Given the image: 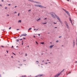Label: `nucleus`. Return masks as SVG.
<instances>
[{
  "label": "nucleus",
  "mask_w": 77,
  "mask_h": 77,
  "mask_svg": "<svg viewBox=\"0 0 77 77\" xmlns=\"http://www.w3.org/2000/svg\"><path fill=\"white\" fill-rule=\"evenodd\" d=\"M42 24H47V23H43Z\"/></svg>",
  "instance_id": "a211bd4d"
},
{
  "label": "nucleus",
  "mask_w": 77,
  "mask_h": 77,
  "mask_svg": "<svg viewBox=\"0 0 77 77\" xmlns=\"http://www.w3.org/2000/svg\"><path fill=\"white\" fill-rule=\"evenodd\" d=\"M27 47H29V46H27Z\"/></svg>",
  "instance_id": "49530a36"
},
{
  "label": "nucleus",
  "mask_w": 77,
  "mask_h": 77,
  "mask_svg": "<svg viewBox=\"0 0 77 77\" xmlns=\"http://www.w3.org/2000/svg\"><path fill=\"white\" fill-rule=\"evenodd\" d=\"M5 9H7V7H5Z\"/></svg>",
  "instance_id": "cd10ccee"
},
{
  "label": "nucleus",
  "mask_w": 77,
  "mask_h": 77,
  "mask_svg": "<svg viewBox=\"0 0 77 77\" xmlns=\"http://www.w3.org/2000/svg\"><path fill=\"white\" fill-rule=\"evenodd\" d=\"M35 43H36V44H38V42H35Z\"/></svg>",
  "instance_id": "6ab92c4d"
},
{
  "label": "nucleus",
  "mask_w": 77,
  "mask_h": 77,
  "mask_svg": "<svg viewBox=\"0 0 77 77\" xmlns=\"http://www.w3.org/2000/svg\"><path fill=\"white\" fill-rule=\"evenodd\" d=\"M3 31H4V29H3Z\"/></svg>",
  "instance_id": "680f3d73"
},
{
  "label": "nucleus",
  "mask_w": 77,
  "mask_h": 77,
  "mask_svg": "<svg viewBox=\"0 0 77 77\" xmlns=\"http://www.w3.org/2000/svg\"><path fill=\"white\" fill-rule=\"evenodd\" d=\"M23 39H19V40H22Z\"/></svg>",
  "instance_id": "7c9ffc66"
},
{
  "label": "nucleus",
  "mask_w": 77,
  "mask_h": 77,
  "mask_svg": "<svg viewBox=\"0 0 77 77\" xmlns=\"http://www.w3.org/2000/svg\"><path fill=\"white\" fill-rule=\"evenodd\" d=\"M18 62H20V61H18Z\"/></svg>",
  "instance_id": "bf43d9fd"
},
{
  "label": "nucleus",
  "mask_w": 77,
  "mask_h": 77,
  "mask_svg": "<svg viewBox=\"0 0 77 77\" xmlns=\"http://www.w3.org/2000/svg\"><path fill=\"white\" fill-rule=\"evenodd\" d=\"M27 77V76L26 75H25L24 76H21L20 77Z\"/></svg>",
  "instance_id": "9d476101"
},
{
  "label": "nucleus",
  "mask_w": 77,
  "mask_h": 77,
  "mask_svg": "<svg viewBox=\"0 0 77 77\" xmlns=\"http://www.w3.org/2000/svg\"><path fill=\"white\" fill-rule=\"evenodd\" d=\"M51 13L52 14H51L52 17H53V18H54V15L55 16V17H56V18H57V19L59 21L60 23H62V21L60 20V18H59V17H58V16H56V15L55 14V13H54V12H52Z\"/></svg>",
  "instance_id": "f257e3e1"
},
{
  "label": "nucleus",
  "mask_w": 77,
  "mask_h": 77,
  "mask_svg": "<svg viewBox=\"0 0 77 77\" xmlns=\"http://www.w3.org/2000/svg\"><path fill=\"white\" fill-rule=\"evenodd\" d=\"M17 6H15L14 8H17Z\"/></svg>",
  "instance_id": "58836bf2"
},
{
  "label": "nucleus",
  "mask_w": 77,
  "mask_h": 77,
  "mask_svg": "<svg viewBox=\"0 0 77 77\" xmlns=\"http://www.w3.org/2000/svg\"><path fill=\"white\" fill-rule=\"evenodd\" d=\"M69 19V20L70 21L71 23H72V25H73V24H72V20H71V19L70 18Z\"/></svg>",
  "instance_id": "1a4fd4ad"
},
{
  "label": "nucleus",
  "mask_w": 77,
  "mask_h": 77,
  "mask_svg": "<svg viewBox=\"0 0 77 77\" xmlns=\"http://www.w3.org/2000/svg\"><path fill=\"white\" fill-rule=\"evenodd\" d=\"M55 28H57V27H55Z\"/></svg>",
  "instance_id": "052dcab7"
},
{
  "label": "nucleus",
  "mask_w": 77,
  "mask_h": 77,
  "mask_svg": "<svg viewBox=\"0 0 77 77\" xmlns=\"http://www.w3.org/2000/svg\"><path fill=\"white\" fill-rule=\"evenodd\" d=\"M36 3H38V2H36Z\"/></svg>",
  "instance_id": "603ef678"
},
{
  "label": "nucleus",
  "mask_w": 77,
  "mask_h": 77,
  "mask_svg": "<svg viewBox=\"0 0 77 77\" xmlns=\"http://www.w3.org/2000/svg\"><path fill=\"white\" fill-rule=\"evenodd\" d=\"M7 16H9V14H8V15H7Z\"/></svg>",
  "instance_id": "de8ad7c7"
},
{
  "label": "nucleus",
  "mask_w": 77,
  "mask_h": 77,
  "mask_svg": "<svg viewBox=\"0 0 77 77\" xmlns=\"http://www.w3.org/2000/svg\"><path fill=\"white\" fill-rule=\"evenodd\" d=\"M54 24H56L57 23H55V22H54Z\"/></svg>",
  "instance_id": "c85d7f7f"
},
{
  "label": "nucleus",
  "mask_w": 77,
  "mask_h": 77,
  "mask_svg": "<svg viewBox=\"0 0 77 77\" xmlns=\"http://www.w3.org/2000/svg\"><path fill=\"white\" fill-rule=\"evenodd\" d=\"M13 54H14V55H15V54L13 52Z\"/></svg>",
  "instance_id": "2f4dec72"
},
{
  "label": "nucleus",
  "mask_w": 77,
  "mask_h": 77,
  "mask_svg": "<svg viewBox=\"0 0 77 77\" xmlns=\"http://www.w3.org/2000/svg\"><path fill=\"white\" fill-rule=\"evenodd\" d=\"M8 6H10L11 5V4H8Z\"/></svg>",
  "instance_id": "5701e85b"
},
{
  "label": "nucleus",
  "mask_w": 77,
  "mask_h": 77,
  "mask_svg": "<svg viewBox=\"0 0 77 77\" xmlns=\"http://www.w3.org/2000/svg\"><path fill=\"white\" fill-rule=\"evenodd\" d=\"M47 60L48 61V60Z\"/></svg>",
  "instance_id": "4d7b16f0"
},
{
  "label": "nucleus",
  "mask_w": 77,
  "mask_h": 77,
  "mask_svg": "<svg viewBox=\"0 0 77 77\" xmlns=\"http://www.w3.org/2000/svg\"><path fill=\"white\" fill-rule=\"evenodd\" d=\"M64 70H65V69H63L61 72H60L59 74H58L57 75H58V76L60 75V74H61V72H63V71H64Z\"/></svg>",
  "instance_id": "39448f33"
},
{
  "label": "nucleus",
  "mask_w": 77,
  "mask_h": 77,
  "mask_svg": "<svg viewBox=\"0 0 77 77\" xmlns=\"http://www.w3.org/2000/svg\"><path fill=\"white\" fill-rule=\"evenodd\" d=\"M64 11L67 14L69 15V16H70V14H69V12H68V11H66L65 10H64Z\"/></svg>",
  "instance_id": "20e7f679"
},
{
  "label": "nucleus",
  "mask_w": 77,
  "mask_h": 77,
  "mask_svg": "<svg viewBox=\"0 0 77 77\" xmlns=\"http://www.w3.org/2000/svg\"><path fill=\"white\" fill-rule=\"evenodd\" d=\"M36 63H37V64H38V63H39V61H36Z\"/></svg>",
  "instance_id": "9b49d317"
},
{
  "label": "nucleus",
  "mask_w": 77,
  "mask_h": 77,
  "mask_svg": "<svg viewBox=\"0 0 77 77\" xmlns=\"http://www.w3.org/2000/svg\"><path fill=\"white\" fill-rule=\"evenodd\" d=\"M58 42V41H56V42Z\"/></svg>",
  "instance_id": "393cba45"
},
{
  "label": "nucleus",
  "mask_w": 77,
  "mask_h": 77,
  "mask_svg": "<svg viewBox=\"0 0 77 77\" xmlns=\"http://www.w3.org/2000/svg\"><path fill=\"white\" fill-rule=\"evenodd\" d=\"M75 63H77V61H76V62H75Z\"/></svg>",
  "instance_id": "13d9d810"
},
{
  "label": "nucleus",
  "mask_w": 77,
  "mask_h": 77,
  "mask_svg": "<svg viewBox=\"0 0 77 77\" xmlns=\"http://www.w3.org/2000/svg\"><path fill=\"white\" fill-rule=\"evenodd\" d=\"M71 73V72H69V73L68 74H70Z\"/></svg>",
  "instance_id": "a18cd8bd"
},
{
  "label": "nucleus",
  "mask_w": 77,
  "mask_h": 77,
  "mask_svg": "<svg viewBox=\"0 0 77 77\" xmlns=\"http://www.w3.org/2000/svg\"><path fill=\"white\" fill-rule=\"evenodd\" d=\"M36 30L35 29H34V30Z\"/></svg>",
  "instance_id": "864d4df0"
},
{
  "label": "nucleus",
  "mask_w": 77,
  "mask_h": 77,
  "mask_svg": "<svg viewBox=\"0 0 77 77\" xmlns=\"http://www.w3.org/2000/svg\"><path fill=\"white\" fill-rule=\"evenodd\" d=\"M19 41H20V39H17V40H16V41L17 42H19Z\"/></svg>",
  "instance_id": "ddd939ff"
},
{
  "label": "nucleus",
  "mask_w": 77,
  "mask_h": 77,
  "mask_svg": "<svg viewBox=\"0 0 77 77\" xmlns=\"http://www.w3.org/2000/svg\"><path fill=\"white\" fill-rule=\"evenodd\" d=\"M67 1H68V2H69V0H67Z\"/></svg>",
  "instance_id": "79ce46f5"
},
{
  "label": "nucleus",
  "mask_w": 77,
  "mask_h": 77,
  "mask_svg": "<svg viewBox=\"0 0 77 77\" xmlns=\"http://www.w3.org/2000/svg\"><path fill=\"white\" fill-rule=\"evenodd\" d=\"M53 46H54V45L50 46V48H52V47H53Z\"/></svg>",
  "instance_id": "f8f14e48"
},
{
  "label": "nucleus",
  "mask_w": 77,
  "mask_h": 77,
  "mask_svg": "<svg viewBox=\"0 0 77 77\" xmlns=\"http://www.w3.org/2000/svg\"><path fill=\"white\" fill-rule=\"evenodd\" d=\"M25 61H26V60H23V61H24V62H25Z\"/></svg>",
  "instance_id": "4c0bfd02"
},
{
  "label": "nucleus",
  "mask_w": 77,
  "mask_h": 77,
  "mask_svg": "<svg viewBox=\"0 0 77 77\" xmlns=\"http://www.w3.org/2000/svg\"><path fill=\"white\" fill-rule=\"evenodd\" d=\"M42 62H44V60H43Z\"/></svg>",
  "instance_id": "3c124183"
},
{
  "label": "nucleus",
  "mask_w": 77,
  "mask_h": 77,
  "mask_svg": "<svg viewBox=\"0 0 77 77\" xmlns=\"http://www.w3.org/2000/svg\"><path fill=\"white\" fill-rule=\"evenodd\" d=\"M61 37H62V36H60L59 37V38H61Z\"/></svg>",
  "instance_id": "72a5a7b5"
},
{
  "label": "nucleus",
  "mask_w": 77,
  "mask_h": 77,
  "mask_svg": "<svg viewBox=\"0 0 77 77\" xmlns=\"http://www.w3.org/2000/svg\"><path fill=\"white\" fill-rule=\"evenodd\" d=\"M31 11V10H29L28 11Z\"/></svg>",
  "instance_id": "c9c22d12"
},
{
  "label": "nucleus",
  "mask_w": 77,
  "mask_h": 77,
  "mask_svg": "<svg viewBox=\"0 0 77 77\" xmlns=\"http://www.w3.org/2000/svg\"><path fill=\"white\" fill-rule=\"evenodd\" d=\"M25 56H27V54H26Z\"/></svg>",
  "instance_id": "c756f323"
},
{
  "label": "nucleus",
  "mask_w": 77,
  "mask_h": 77,
  "mask_svg": "<svg viewBox=\"0 0 77 77\" xmlns=\"http://www.w3.org/2000/svg\"><path fill=\"white\" fill-rule=\"evenodd\" d=\"M11 29V27H10L9 28V29L10 30Z\"/></svg>",
  "instance_id": "412c9836"
},
{
  "label": "nucleus",
  "mask_w": 77,
  "mask_h": 77,
  "mask_svg": "<svg viewBox=\"0 0 77 77\" xmlns=\"http://www.w3.org/2000/svg\"><path fill=\"white\" fill-rule=\"evenodd\" d=\"M46 63V64H47V63Z\"/></svg>",
  "instance_id": "e2e57ef3"
},
{
  "label": "nucleus",
  "mask_w": 77,
  "mask_h": 77,
  "mask_svg": "<svg viewBox=\"0 0 77 77\" xmlns=\"http://www.w3.org/2000/svg\"><path fill=\"white\" fill-rule=\"evenodd\" d=\"M11 57H13V56H11Z\"/></svg>",
  "instance_id": "5fc2aeb1"
},
{
  "label": "nucleus",
  "mask_w": 77,
  "mask_h": 77,
  "mask_svg": "<svg viewBox=\"0 0 77 77\" xmlns=\"http://www.w3.org/2000/svg\"><path fill=\"white\" fill-rule=\"evenodd\" d=\"M35 6H37V7H39L40 8H44V6H43L41 5H35Z\"/></svg>",
  "instance_id": "f03ea898"
},
{
  "label": "nucleus",
  "mask_w": 77,
  "mask_h": 77,
  "mask_svg": "<svg viewBox=\"0 0 77 77\" xmlns=\"http://www.w3.org/2000/svg\"><path fill=\"white\" fill-rule=\"evenodd\" d=\"M38 30V29H37L36 30L37 31V30Z\"/></svg>",
  "instance_id": "6e6d98bb"
},
{
  "label": "nucleus",
  "mask_w": 77,
  "mask_h": 77,
  "mask_svg": "<svg viewBox=\"0 0 77 77\" xmlns=\"http://www.w3.org/2000/svg\"><path fill=\"white\" fill-rule=\"evenodd\" d=\"M12 48H14V46H12Z\"/></svg>",
  "instance_id": "ea45409f"
},
{
  "label": "nucleus",
  "mask_w": 77,
  "mask_h": 77,
  "mask_svg": "<svg viewBox=\"0 0 77 77\" xmlns=\"http://www.w3.org/2000/svg\"><path fill=\"white\" fill-rule=\"evenodd\" d=\"M22 42H23V41H22Z\"/></svg>",
  "instance_id": "338daca9"
},
{
  "label": "nucleus",
  "mask_w": 77,
  "mask_h": 77,
  "mask_svg": "<svg viewBox=\"0 0 77 77\" xmlns=\"http://www.w3.org/2000/svg\"><path fill=\"white\" fill-rule=\"evenodd\" d=\"M20 66H21L22 65V64H20Z\"/></svg>",
  "instance_id": "bb28decb"
},
{
  "label": "nucleus",
  "mask_w": 77,
  "mask_h": 77,
  "mask_svg": "<svg viewBox=\"0 0 77 77\" xmlns=\"http://www.w3.org/2000/svg\"><path fill=\"white\" fill-rule=\"evenodd\" d=\"M75 46V41L74 40H73V47H74Z\"/></svg>",
  "instance_id": "6e6552de"
},
{
  "label": "nucleus",
  "mask_w": 77,
  "mask_h": 77,
  "mask_svg": "<svg viewBox=\"0 0 77 77\" xmlns=\"http://www.w3.org/2000/svg\"><path fill=\"white\" fill-rule=\"evenodd\" d=\"M49 63H50V62H49Z\"/></svg>",
  "instance_id": "69168bd1"
},
{
  "label": "nucleus",
  "mask_w": 77,
  "mask_h": 77,
  "mask_svg": "<svg viewBox=\"0 0 77 77\" xmlns=\"http://www.w3.org/2000/svg\"><path fill=\"white\" fill-rule=\"evenodd\" d=\"M32 30V28H30L28 30Z\"/></svg>",
  "instance_id": "dca6fc26"
},
{
  "label": "nucleus",
  "mask_w": 77,
  "mask_h": 77,
  "mask_svg": "<svg viewBox=\"0 0 77 77\" xmlns=\"http://www.w3.org/2000/svg\"><path fill=\"white\" fill-rule=\"evenodd\" d=\"M40 44H44V42H41Z\"/></svg>",
  "instance_id": "4468645a"
},
{
  "label": "nucleus",
  "mask_w": 77,
  "mask_h": 77,
  "mask_svg": "<svg viewBox=\"0 0 77 77\" xmlns=\"http://www.w3.org/2000/svg\"><path fill=\"white\" fill-rule=\"evenodd\" d=\"M20 30V29H17V30Z\"/></svg>",
  "instance_id": "a878e982"
},
{
  "label": "nucleus",
  "mask_w": 77,
  "mask_h": 77,
  "mask_svg": "<svg viewBox=\"0 0 77 77\" xmlns=\"http://www.w3.org/2000/svg\"><path fill=\"white\" fill-rule=\"evenodd\" d=\"M7 53H8V51H7Z\"/></svg>",
  "instance_id": "473e14b6"
},
{
  "label": "nucleus",
  "mask_w": 77,
  "mask_h": 77,
  "mask_svg": "<svg viewBox=\"0 0 77 77\" xmlns=\"http://www.w3.org/2000/svg\"><path fill=\"white\" fill-rule=\"evenodd\" d=\"M23 39H26V38H24V37H23Z\"/></svg>",
  "instance_id": "4be33fe9"
},
{
  "label": "nucleus",
  "mask_w": 77,
  "mask_h": 77,
  "mask_svg": "<svg viewBox=\"0 0 77 77\" xmlns=\"http://www.w3.org/2000/svg\"><path fill=\"white\" fill-rule=\"evenodd\" d=\"M76 45H77V43H76Z\"/></svg>",
  "instance_id": "774afa93"
},
{
  "label": "nucleus",
  "mask_w": 77,
  "mask_h": 77,
  "mask_svg": "<svg viewBox=\"0 0 77 77\" xmlns=\"http://www.w3.org/2000/svg\"><path fill=\"white\" fill-rule=\"evenodd\" d=\"M22 45H23V43L22 44Z\"/></svg>",
  "instance_id": "8fccbe9b"
},
{
  "label": "nucleus",
  "mask_w": 77,
  "mask_h": 77,
  "mask_svg": "<svg viewBox=\"0 0 77 77\" xmlns=\"http://www.w3.org/2000/svg\"><path fill=\"white\" fill-rule=\"evenodd\" d=\"M18 16H20V13H18Z\"/></svg>",
  "instance_id": "aec40b11"
},
{
  "label": "nucleus",
  "mask_w": 77,
  "mask_h": 77,
  "mask_svg": "<svg viewBox=\"0 0 77 77\" xmlns=\"http://www.w3.org/2000/svg\"><path fill=\"white\" fill-rule=\"evenodd\" d=\"M41 20V18H39L37 20V21H39V20Z\"/></svg>",
  "instance_id": "f3484780"
},
{
  "label": "nucleus",
  "mask_w": 77,
  "mask_h": 77,
  "mask_svg": "<svg viewBox=\"0 0 77 77\" xmlns=\"http://www.w3.org/2000/svg\"><path fill=\"white\" fill-rule=\"evenodd\" d=\"M17 48L18 47V46H17Z\"/></svg>",
  "instance_id": "0e129e2a"
},
{
  "label": "nucleus",
  "mask_w": 77,
  "mask_h": 77,
  "mask_svg": "<svg viewBox=\"0 0 77 77\" xmlns=\"http://www.w3.org/2000/svg\"><path fill=\"white\" fill-rule=\"evenodd\" d=\"M21 20H19L18 21V23H21Z\"/></svg>",
  "instance_id": "2eb2a0df"
},
{
  "label": "nucleus",
  "mask_w": 77,
  "mask_h": 77,
  "mask_svg": "<svg viewBox=\"0 0 77 77\" xmlns=\"http://www.w3.org/2000/svg\"><path fill=\"white\" fill-rule=\"evenodd\" d=\"M0 6H2V5H1V4H0Z\"/></svg>",
  "instance_id": "e433bc0d"
},
{
  "label": "nucleus",
  "mask_w": 77,
  "mask_h": 77,
  "mask_svg": "<svg viewBox=\"0 0 77 77\" xmlns=\"http://www.w3.org/2000/svg\"><path fill=\"white\" fill-rule=\"evenodd\" d=\"M34 38H35V35H34Z\"/></svg>",
  "instance_id": "09e8293b"
},
{
  "label": "nucleus",
  "mask_w": 77,
  "mask_h": 77,
  "mask_svg": "<svg viewBox=\"0 0 77 77\" xmlns=\"http://www.w3.org/2000/svg\"><path fill=\"white\" fill-rule=\"evenodd\" d=\"M64 22H65V24H66V26L67 28H68V29H69V26H68V23H67V22H66V21H65Z\"/></svg>",
  "instance_id": "7ed1b4c3"
},
{
  "label": "nucleus",
  "mask_w": 77,
  "mask_h": 77,
  "mask_svg": "<svg viewBox=\"0 0 77 77\" xmlns=\"http://www.w3.org/2000/svg\"><path fill=\"white\" fill-rule=\"evenodd\" d=\"M3 1H4L3 0H2V2H3Z\"/></svg>",
  "instance_id": "37998d69"
},
{
  "label": "nucleus",
  "mask_w": 77,
  "mask_h": 77,
  "mask_svg": "<svg viewBox=\"0 0 77 77\" xmlns=\"http://www.w3.org/2000/svg\"><path fill=\"white\" fill-rule=\"evenodd\" d=\"M1 47H3V48L4 47V46H2Z\"/></svg>",
  "instance_id": "b1692460"
},
{
  "label": "nucleus",
  "mask_w": 77,
  "mask_h": 77,
  "mask_svg": "<svg viewBox=\"0 0 77 77\" xmlns=\"http://www.w3.org/2000/svg\"><path fill=\"white\" fill-rule=\"evenodd\" d=\"M38 36H40V34H38Z\"/></svg>",
  "instance_id": "c03bdc74"
},
{
  "label": "nucleus",
  "mask_w": 77,
  "mask_h": 77,
  "mask_svg": "<svg viewBox=\"0 0 77 77\" xmlns=\"http://www.w3.org/2000/svg\"><path fill=\"white\" fill-rule=\"evenodd\" d=\"M44 20H47V18H45V19H44Z\"/></svg>",
  "instance_id": "f704fd0d"
},
{
  "label": "nucleus",
  "mask_w": 77,
  "mask_h": 77,
  "mask_svg": "<svg viewBox=\"0 0 77 77\" xmlns=\"http://www.w3.org/2000/svg\"><path fill=\"white\" fill-rule=\"evenodd\" d=\"M15 14H17V12H15Z\"/></svg>",
  "instance_id": "a19ab883"
},
{
  "label": "nucleus",
  "mask_w": 77,
  "mask_h": 77,
  "mask_svg": "<svg viewBox=\"0 0 77 77\" xmlns=\"http://www.w3.org/2000/svg\"><path fill=\"white\" fill-rule=\"evenodd\" d=\"M42 75H38L36 76H35V77H41L42 76Z\"/></svg>",
  "instance_id": "0eeeda50"
},
{
  "label": "nucleus",
  "mask_w": 77,
  "mask_h": 77,
  "mask_svg": "<svg viewBox=\"0 0 77 77\" xmlns=\"http://www.w3.org/2000/svg\"><path fill=\"white\" fill-rule=\"evenodd\" d=\"M27 35V34H22L21 36H20V37H21V36H26V35Z\"/></svg>",
  "instance_id": "423d86ee"
}]
</instances>
